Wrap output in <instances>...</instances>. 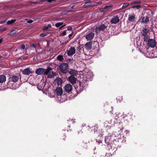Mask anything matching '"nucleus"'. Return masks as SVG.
Returning <instances> with one entry per match:
<instances>
[{
	"label": "nucleus",
	"instance_id": "obj_1",
	"mask_svg": "<svg viewBox=\"0 0 157 157\" xmlns=\"http://www.w3.org/2000/svg\"><path fill=\"white\" fill-rule=\"evenodd\" d=\"M51 70L52 68L50 67H48L47 69L43 68H39L36 70L35 72L37 75H47Z\"/></svg>",
	"mask_w": 157,
	"mask_h": 157
},
{
	"label": "nucleus",
	"instance_id": "obj_2",
	"mask_svg": "<svg viewBox=\"0 0 157 157\" xmlns=\"http://www.w3.org/2000/svg\"><path fill=\"white\" fill-rule=\"evenodd\" d=\"M59 69L63 73H66L68 68V65L66 63L61 64L59 67Z\"/></svg>",
	"mask_w": 157,
	"mask_h": 157
},
{
	"label": "nucleus",
	"instance_id": "obj_3",
	"mask_svg": "<svg viewBox=\"0 0 157 157\" xmlns=\"http://www.w3.org/2000/svg\"><path fill=\"white\" fill-rule=\"evenodd\" d=\"M156 41L153 39H149L147 42V45L151 48H154L156 45Z\"/></svg>",
	"mask_w": 157,
	"mask_h": 157
},
{
	"label": "nucleus",
	"instance_id": "obj_4",
	"mask_svg": "<svg viewBox=\"0 0 157 157\" xmlns=\"http://www.w3.org/2000/svg\"><path fill=\"white\" fill-rule=\"evenodd\" d=\"M64 88L66 92L69 93L72 90V86L71 84H68L65 85Z\"/></svg>",
	"mask_w": 157,
	"mask_h": 157
},
{
	"label": "nucleus",
	"instance_id": "obj_5",
	"mask_svg": "<svg viewBox=\"0 0 157 157\" xmlns=\"http://www.w3.org/2000/svg\"><path fill=\"white\" fill-rule=\"evenodd\" d=\"M75 52V48L74 47H71L68 50L67 54L68 56H72L73 55Z\"/></svg>",
	"mask_w": 157,
	"mask_h": 157
},
{
	"label": "nucleus",
	"instance_id": "obj_6",
	"mask_svg": "<svg viewBox=\"0 0 157 157\" xmlns=\"http://www.w3.org/2000/svg\"><path fill=\"white\" fill-rule=\"evenodd\" d=\"M55 93L58 96L61 95L63 93V90L60 87H57L55 90Z\"/></svg>",
	"mask_w": 157,
	"mask_h": 157
},
{
	"label": "nucleus",
	"instance_id": "obj_7",
	"mask_svg": "<svg viewBox=\"0 0 157 157\" xmlns=\"http://www.w3.org/2000/svg\"><path fill=\"white\" fill-rule=\"evenodd\" d=\"M119 21V17L117 16H113L110 22L111 24H116Z\"/></svg>",
	"mask_w": 157,
	"mask_h": 157
},
{
	"label": "nucleus",
	"instance_id": "obj_8",
	"mask_svg": "<svg viewBox=\"0 0 157 157\" xmlns=\"http://www.w3.org/2000/svg\"><path fill=\"white\" fill-rule=\"evenodd\" d=\"M32 73V69H30L29 68H27L25 69L22 71L23 74L25 75H29Z\"/></svg>",
	"mask_w": 157,
	"mask_h": 157
},
{
	"label": "nucleus",
	"instance_id": "obj_9",
	"mask_svg": "<svg viewBox=\"0 0 157 157\" xmlns=\"http://www.w3.org/2000/svg\"><path fill=\"white\" fill-rule=\"evenodd\" d=\"M149 57L151 58H155L157 57V51L152 50L150 52Z\"/></svg>",
	"mask_w": 157,
	"mask_h": 157
},
{
	"label": "nucleus",
	"instance_id": "obj_10",
	"mask_svg": "<svg viewBox=\"0 0 157 157\" xmlns=\"http://www.w3.org/2000/svg\"><path fill=\"white\" fill-rule=\"evenodd\" d=\"M68 72L71 75V76H76L78 75V71L73 69H70L68 71Z\"/></svg>",
	"mask_w": 157,
	"mask_h": 157
},
{
	"label": "nucleus",
	"instance_id": "obj_11",
	"mask_svg": "<svg viewBox=\"0 0 157 157\" xmlns=\"http://www.w3.org/2000/svg\"><path fill=\"white\" fill-rule=\"evenodd\" d=\"M94 34L92 33H90L86 36V38L87 40H92L94 37Z\"/></svg>",
	"mask_w": 157,
	"mask_h": 157
},
{
	"label": "nucleus",
	"instance_id": "obj_12",
	"mask_svg": "<svg viewBox=\"0 0 157 157\" xmlns=\"http://www.w3.org/2000/svg\"><path fill=\"white\" fill-rule=\"evenodd\" d=\"M68 80L72 84H75L76 82V78L72 76L69 77L68 78Z\"/></svg>",
	"mask_w": 157,
	"mask_h": 157
},
{
	"label": "nucleus",
	"instance_id": "obj_13",
	"mask_svg": "<svg viewBox=\"0 0 157 157\" xmlns=\"http://www.w3.org/2000/svg\"><path fill=\"white\" fill-rule=\"evenodd\" d=\"M55 82L58 86H61L63 83V81L61 78L59 77L56 78Z\"/></svg>",
	"mask_w": 157,
	"mask_h": 157
},
{
	"label": "nucleus",
	"instance_id": "obj_14",
	"mask_svg": "<svg viewBox=\"0 0 157 157\" xmlns=\"http://www.w3.org/2000/svg\"><path fill=\"white\" fill-rule=\"evenodd\" d=\"M47 75H48V78H52L54 77L56 75V73L52 71L49 73V72Z\"/></svg>",
	"mask_w": 157,
	"mask_h": 157
},
{
	"label": "nucleus",
	"instance_id": "obj_15",
	"mask_svg": "<svg viewBox=\"0 0 157 157\" xmlns=\"http://www.w3.org/2000/svg\"><path fill=\"white\" fill-rule=\"evenodd\" d=\"M84 47L86 50H90L92 48L91 43L90 42L86 43L85 44Z\"/></svg>",
	"mask_w": 157,
	"mask_h": 157
},
{
	"label": "nucleus",
	"instance_id": "obj_16",
	"mask_svg": "<svg viewBox=\"0 0 157 157\" xmlns=\"http://www.w3.org/2000/svg\"><path fill=\"white\" fill-rule=\"evenodd\" d=\"M135 15L134 14L132 15H129L128 17V20L129 21H135Z\"/></svg>",
	"mask_w": 157,
	"mask_h": 157
},
{
	"label": "nucleus",
	"instance_id": "obj_17",
	"mask_svg": "<svg viewBox=\"0 0 157 157\" xmlns=\"http://www.w3.org/2000/svg\"><path fill=\"white\" fill-rule=\"evenodd\" d=\"M6 77L4 75H0V83H2L5 82L6 81Z\"/></svg>",
	"mask_w": 157,
	"mask_h": 157
},
{
	"label": "nucleus",
	"instance_id": "obj_18",
	"mask_svg": "<svg viewBox=\"0 0 157 157\" xmlns=\"http://www.w3.org/2000/svg\"><path fill=\"white\" fill-rule=\"evenodd\" d=\"M149 21V18L147 17H142L141 22L143 23H146Z\"/></svg>",
	"mask_w": 157,
	"mask_h": 157
},
{
	"label": "nucleus",
	"instance_id": "obj_19",
	"mask_svg": "<svg viewBox=\"0 0 157 157\" xmlns=\"http://www.w3.org/2000/svg\"><path fill=\"white\" fill-rule=\"evenodd\" d=\"M148 31L149 30L148 29H143L141 32V34L143 36H145L147 35V34L148 32Z\"/></svg>",
	"mask_w": 157,
	"mask_h": 157
},
{
	"label": "nucleus",
	"instance_id": "obj_20",
	"mask_svg": "<svg viewBox=\"0 0 157 157\" xmlns=\"http://www.w3.org/2000/svg\"><path fill=\"white\" fill-rule=\"evenodd\" d=\"M19 79L18 77L16 76H13L11 77L12 81L14 82H17Z\"/></svg>",
	"mask_w": 157,
	"mask_h": 157
},
{
	"label": "nucleus",
	"instance_id": "obj_21",
	"mask_svg": "<svg viewBox=\"0 0 157 157\" xmlns=\"http://www.w3.org/2000/svg\"><path fill=\"white\" fill-rule=\"evenodd\" d=\"M107 26L104 24H103L99 26L98 29L99 30L103 31L107 27Z\"/></svg>",
	"mask_w": 157,
	"mask_h": 157
},
{
	"label": "nucleus",
	"instance_id": "obj_22",
	"mask_svg": "<svg viewBox=\"0 0 157 157\" xmlns=\"http://www.w3.org/2000/svg\"><path fill=\"white\" fill-rule=\"evenodd\" d=\"M111 7H112V6H105L104 7L105 8V12H109V11H110L111 10L110 8Z\"/></svg>",
	"mask_w": 157,
	"mask_h": 157
},
{
	"label": "nucleus",
	"instance_id": "obj_23",
	"mask_svg": "<svg viewBox=\"0 0 157 157\" xmlns=\"http://www.w3.org/2000/svg\"><path fill=\"white\" fill-rule=\"evenodd\" d=\"M91 3L90 2H86L84 4V6L86 7L90 6H91Z\"/></svg>",
	"mask_w": 157,
	"mask_h": 157
},
{
	"label": "nucleus",
	"instance_id": "obj_24",
	"mask_svg": "<svg viewBox=\"0 0 157 157\" xmlns=\"http://www.w3.org/2000/svg\"><path fill=\"white\" fill-rule=\"evenodd\" d=\"M16 21V20L15 19H12L11 20H9L7 21V24L8 25L11 24L14 22Z\"/></svg>",
	"mask_w": 157,
	"mask_h": 157
},
{
	"label": "nucleus",
	"instance_id": "obj_25",
	"mask_svg": "<svg viewBox=\"0 0 157 157\" xmlns=\"http://www.w3.org/2000/svg\"><path fill=\"white\" fill-rule=\"evenodd\" d=\"M57 59L59 60L60 61H63V60L64 59L63 56L62 55L58 56L57 57Z\"/></svg>",
	"mask_w": 157,
	"mask_h": 157
},
{
	"label": "nucleus",
	"instance_id": "obj_26",
	"mask_svg": "<svg viewBox=\"0 0 157 157\" xmlns=\"http://www.w3.org/2000/svg\"><path fill=\"white\" fill-rule=\"evenodd\" d=\"M141 1H134L131 2V5L136 4H140L141 3Z\"/></svg>",
	"mask_w": 157,
	"mask_h": 157
},
{
	"label": "nucleus",
	"instance_id": "obj_27",
	"mask_svg": "<svg viewBox=\"0 0 157 157\" xmlns=\"http://www.w3.org/2000/svg\"><path fill=\"white\" fill-rule=\"evenodd\" d=\"M63 22H59L55 24V26L58 28L63 25Z\"/></svg>",
	"mask_w": 157,
	"mask_h": 157
},
{
	"label": "nucleus",
	"instance_id": "obj_28",
	"mask_svg": "<svg viewBox=\"0 0 157 157\" xmlns=\"http://www.w3.org/2000/svg\"><path fill=\"white\" fill-rule=\"evenodd\" d=\"M129 5V4L128 3H124L122 6V9H124Z\"/></svg>",
	"mask_w": 157,
	"mask_h": 157
},
{
	"label": "nucleus",
	"instance_id": "obj_29",
	"mask_svg": "<svg viewBox=\"0 0 157 157\" xmlns=\"http://www.w3.org/2000/svg\"><path fill=\"white\" fill-rule=\"evenodd\" d=\"M141 7V6L140 5H134L132 7V8H137V9H139Z\"/></svg>",
	"mask_w": 157,
	"mask_h": 157
},
{
	"label": "nucleus",
	"instance_id": "obj_30",
	"mask_svg": "<svg viewBox=\"0 0 157 157\" xmlns=\"http://www.w3.org/2000/svg\"><path fill=\"white\" fill-rule=\"evenodd\" d=\"M144 40L145 41H146V42H148V40H149V38L147 36H144Z\"/></svg>",
	"mask_w": 157,
	"mask_h": 157
},
{
	"label": "nucleus",
	"instance_id": "obj_31",
	"mask_svg": "<svg viewBox=\"0 0 157 157\" xmlns=\"http://www.w3.org/2000/svg\"><path fill=\"white\" fill-rule=\"evenodd\" d=\"M109 139L108 138V137H106L105 139V142L106 143L108 144H109Z\"/></svg>",
	"mask_w": 157,
	"mask_h": 157
},
{
	"label": "nucleus",
	"instance_id": "obj_32",
	"mask_svg": "<svg viewBox=\"0 0 157 157\" xmlns=\"http://www.w3.org/2000/svg\"><path fill=\"white\" fill-rule=\"evenodd\" d=\"M7 28L6 27H4L2 28V29H0V31H5L7 29Z\"/></svg>",
	"mask_w": 157,
	"mask_h": 157
},
{
	"label": "nucleus",
	"instance_id": "obj_33",
	"mask_svg": "<svg viewBox=\"0 0 157 157\" xmlns=\"http://www.w3.org/2000/svg\"><path fill=\"white\" fill-rule=\"evenodd\" d=\"M25 48V46L24 44H22L21 45V49H24Z\"/></svg>",
	"mask_w": 157,
	"mask_h": 157
},
{
	"label": "nucleus",
	"instance_id": "obj_34",
	"mask_svg": "<svg viewBox=\"0 0 157 157\" xmlns=\"http://www.w3.org/2000/svg\"><path fill=\"white\" fill-rule=\"evenodd\" d=\"M40 36H46L45 33H41L40 34Z\"/></svg>",
	"mask_w": 157,
	"mask_h": 157
},
{
	"label": "nucleus",
	"instance_id": "obj_35",
	"mask_svg": "<svg viewBox=\"0 0 157 157\" xmlns=\"http://www.w3.org/2000/svg\"><path fill=\"white\" fill-rule=\"evenodd\" d=\"M33 21L31 19H29L27 21V22L29 23H32Z\"/></svg>",
	"mask_w": 157,
	"mask_h": 157
},
{
	"label": "nucleus",
	"instance_id": "obj_36",
	"mask_svg": "<svg viewBox=\"0 0 157 157\" xmlns=\"http://www.w3.org/2000/svg\"><path fill=\"white\" fill-rule=\"evenodd\" d=\"M48 29V27L47 26H44L43 28V30H47Z\"/></svg>",
	"mask_w": 157,
	"mask_h": 157
},
{
	"label": "nucleus",
	"instance_id": "obj_37",
	"mask_svg": "<svg viewBox=\"0 0 157 157\" xmlns=\"http://www.w3.org/2000/svg\"><path fill=\"white\" fill-rule=\"evenodd\" d=\"M40 86H39V85L37 86V88L38 89V90H42L43 89V88H42V87H41L40 88Z\"/></svg>",
	"mask_w": 157,
	"mask_h": 157
},
{
	"label": "nucleus",
	"instance_id": "obj_38",
	"mask_svg": "<svg viewBox=\"0 0 157 157\" xmlns=\"http://www.w3.org/2000/svg\"><path fill=\"white\" fill-rule=\"evenodd\" d=\"M105 7L103 8H101L100 9V10L101 11H102V12H105Z\"/></svg>",
	"mask_w": 157,
	"mask_h": 157
},
{
	"label": "nucleus",
	"instance_id": "obj_39",
	"mask_svg": "<svg viewBox=\"0 0 157 157\" xmlns=\"http://www.w3.org/2000/svg\"><path fill=\"white\" fill-rule=\"evenodd\" d=\"M56 0H46L45 1H46L48 2L51 3V2L52 1H55Z\"/></svg>",
	"mask_w": 157,
	"mask_h": 157
},
{
	"label": "nucleus",
	"instance_id": "obj_40",
	"mask_svg": "<svg viewBox=\"0 0 157 157\" xmlns=\"http://www.w3.org/2000/svg\"><path fill=\"white\" fill-rule=\"evenodd\" d=\"M72 28L71 26H69L67 27V29L69 30H70L72 29Z\"/></svg>",
	"mask_w": 157,
	"mask_h": 157
},
{
	"label": "nucleus",
	"instance_id": "obj_41",
	"mask_svg": "<svg viewBox=\"0 0 157 157\" xmlns=\"http://www.w3.org/2000/svg\"><path fill=\"white\" fill-rule=\"evenodd\" d=\"M66 34V31H64L63 33V36L65 35Z\"/></svg>",
	"mask_w": 157,
	"mask_h": 157
},
{
	"label": "nucleus",
	"instance_id": "obj_42",
	"mask_svg": "<svg viewBox=\"0 0 157 157\" xmlns=\"http://www.w3.org/2000/svg\"><path fill=\"white\" fill-rule=\"evenodd\" d=\"M76 4V3H74V5H72L71 6V8H73V7L75 6Z\"/></svg>",
	"mask_w": 157,
	"mask_h": 157
},
{
	"label": "nucleus",
	"instance_id": "obj_43",
	"mask_svg": "<svg viewBox=\"0 0 157 157\" xmlns=\"http://www.w3.org/2000/svg\"><path fill=\"white\" fill-rule=\"evenodd\" d=\"M73 11V10H68L67 11V12H72Z\"/></svg>",
	"mask_w": 157,
	"mask_h": 157
},
{
	"label": "nucleus",
	"instance_id": "obj_44",
	"mask_svg": "<svg viewBox=\"0 0 157 157\" xmlns=\"http://www.w3.org/2000/svg\"><path fill=\"white\" fill-rule=\"evenodd\" d=\"M11 33H12V32H13L14 33H16V31L15 30H12L11 32H10Z\"/></svg>",
	"mask_w": 157,
	"mask_h": 157
},
{
	"label": "nucleus",
	"instance_id": "obj_45",
	"mask_svg": "<svg viewBox=\"0 0 157 157\" xmlns=\"http://www.w3.org/2000/svg\"><path fill=\"white\" fill-rule=\"evenodd\" d=\"M48 27L50 28L51 27V25L50 24H49L48 25V26H47Z\"/></svg>",
	"mask_w": 157,
	"mask_h": 157
},
{
	"label": "nucleus",
	"instance_id": "obj_46",
	"mask_svg": "<svg viewBox=\"0 0 157 157\" xmlns=\"http://www.w3.org/2000/svg\"><path fill=\"white\" fill-rule=\"evenodd\" d=\"M2 40H3V39L2 38H1V39H0V44L2 42Z\"/></svg>",
	"mask_w": 157,
	"mask_h": 157
},
{
	"label": "nucleus",
	"instance_id": "obj_47",
	"mask_svg": "<svg viewBox=\"0 0 157 157\" xmlns=\"http://www.w3.org/2000/svg\"><path fill=\"white\" fill-rule=\"evenodd\" d=\"M98 4H101L102 3V2L101 1H99L98 2Z\"/></svg>",
	"mask_w": 157,
	"mask_h": 157
},
{
	"label": "nucleus",
	"instance_id": "obj_48",
	"mask_svg": "<svg viewBox=\"0 0 157 157\" xmlns=\"http://www.w3.org/2000/svg\"><path fill=\"white\" fill-rule=\"evenodd\" d=\"M72 34H71L69 35L68 36L69 37H70L72 36Z\"/></svg>",
	"mask_w": 157,
	"mask_h": 157
},
{
	"label": "nucleus",
	"instance_id": "obj_49",
	"mask_svg": "<svg viewBox=\"0 0 157 157\" xmlns=\"http://www.w3.org/2000/svg\"><path fill=\"white\" fill-rule=\"evenodd\" d=\"M32 46L34 48H36V45L34 44H33Z\"/></svg>",
	"mask_w": 157,
	"mask_h": 157
},
{
	"label": "nucleus",
	"instance_id": "obj_50",
	"mask_svg": "<svg viewBox=\"0 0 157 157\" xmlns=\"http://www.w3.org/2000/svg\"><path fill=\"white\" fill-rule=\"evenodd\" d=\"M65 25H63L62 26L60 27V29H61V28H62L63 27H64V26H65Z\"/></svg>",
	"mask_w": 157,
	"mask_h": 157
},
{
	"label": "nucleus",
	"instance_id": "obj_51",
	"mask_svg": "<svg viewBox=\"0 0 157 157\" xmlns=\"http://www.w3.org/2000/svg\"><path fill=\"white\" fill-rule=\"evenodd\" d=\"M67 42H68V41H67V42H66L65 43V44H66Z\"/></svg>",
	"mask_w": 157,
	"mask_h": 157
}]
</instances>
